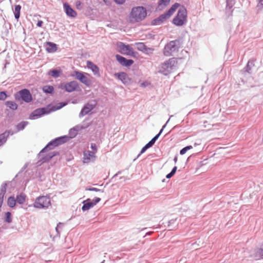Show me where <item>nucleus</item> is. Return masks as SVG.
Listing matches in <instances>:
<instances>
[{"mask_svg":"<svg viewBox=\"0 0 263 263\" xmlns=\"http://www.w3.org/2000/svg\"><path fill=\"white\" fill-rule=\"evenodd\" d=\"M180 46L181 43L180 40L172 41L165 46L163 53L165 56L172 55L173 53L178 51Z\"/></svg>","mask_w":263,"mask_h":263,"instance_id":"nucleus-5","label":"nucleus"},{"mask_svg":"<svg viewBox=\"0 0 263 263\" xmlns=\"http://www.w3.org/2000/svg\"><path fill=\"white\" fill-rule=\"evenodd\" d=\"M73 76L86 86H88L91 84V80L88 78V77H90V74L87 73L75 71Z\"/></svg>","mask_w":263,"mask_h":263,"instance_id":"nucleus-7","label":"nucleus"},{"mask_svg":"<svg viewBox=\"0 0 263 263\" xmlns=\"http://www.w3.org/2000/svg\"><path fill=\"white\" fill-rule=\"evenodd\" d=\"M20 99L26 103H30L32 100V95L29 90L27 89H22L18 92V94L15 95L16 100Z\"/></svg>","mask_w":263,"mask_h":263,"instance_id":"nucleus-8","label":"nucleus"},{"mask_svg":"<svg viewBox=\"0 0 263 263\" xmlns=\"http://www.w3.org/2000/svg\"><path fill=\"white\" fill-rule=\"evenodd\" d=\"M176 65L177 61L175 59L171 58L161 65L159 71L166 76L176 68Z\"/></svg>","mask_w":263,"mask_h":263,"instance_id":"nucleus-3","label":"nucleus"},{"mask_svg":"<svg viewBox=\"0 0 263 263\" xmlns=\"http://www.w3.org/2000/svg\"><path fill=\"white\" fill-rule=\"evenodd\" d=\"M114 77L118 78L124 85H129L131 83V79L128 77L127 74L124 72L115 73Z\"/></svg>","mask_w":263,"mask_h":263,"instance_id":"nucleus-13","label":"nucleus"},{"mask_svg":"<svg viewBox=\"0 0 263 263\" xmlns=\"http://www.w3.org/2000/svg\"><path fill=\"white\" fill-rule=\"evenodd\" d=\"M179 6V4L178 3H175L165 13L168 18L174 13Z\"/></svg>","mask_w":263,"mask_h":263,"instance_id":"nucleus-24","label":"nucleus"},{"mask_svg":"<svg viewBox=\"0 0 263 263\" xmlns=\"http://www.w3.org/2000/svg\"><path fill=\"white\" fill-rule=\"evenodd\" d=\"M101 199L99 197H97L91 200L90 199H87L86 200L83 201V205L82 207V210L84 212L87 211L96 205L98 202H100Z\"/></svg>","mask_w":263,"mask_h":263,"instance_id":"nucleus-11","label":"nucleus"},{"mask_svg":"<svg viewBox=\"0 0 263 263\" xmlns=\"http://www.w3.org/2000/svg\"><path fill=\"white\" fill-rule=\"evenodd\" d=\"M87 66L89 69L91 70L95 76L97 77H100L99 68L96 65L94 64L91 61H88L87 62Z\"/></svg>","mask_w":263,"mask_h":263,"instance_id":"nucleus-17","label":"nucleus"},{"mask_svg":"<svg viewBox=\"0 0 263 263\" xmlns=\"http://www.w3.org/2000/svg\"><path fill=\"white\" fill-rule=\"evenodd\" d=\"M170 118H169V119L167 121L166 123L163 126L162 129L160 130L159 133L157 134L154 138H153L151 141H149L147 143V144L148 145H149V147H151L153 146V145L155 144V143L156 142V140L159 138V137H160V135L161 134V133H162L163 132V129L165 128V127L166 126V125L167 124V123L169 122L170 121Z\"/></svg>","mask_w":263,"mask_h":263,"instance_id":"nucleus-20","label":"nucleus"},{"mask_svg":"<svg viewBox=\"0 0 263 263\" xmlns=\"http://www.w3.org/2000/svg\"><path fill=\"white\" fill-rule=\"evenodd\" d=\"M28 166V163H26L24 166L22 168V170L21 171L23 172L24 171Z\"/></svg>","mask_w":263,"mask_h":263,"instance_id":"nucleus-48","label":"nucleus"},{"mask_svg":"<svg viewBox=\"0 0 263 263\" xmlns=\"http://www.w3.org/2000/svg\"><path fill=\"white\" fill-rule=\"evenodd\" d=\"M6 105L12 110H16L17 108V104L14 101H7Z\"/></svg>","mask_w":263,"mask_h":263,"instance_id":"nucleus-30","label":"nucleus"},{"mask_svg":"<svg viewBox=\"0 0 263 263\" xmlns=\"http://www.w3.org/2000/svg\"><path fill=\"white\" fill-rule=\"evenodd\" d=\"M187 11L186 9L182 6L178 11L177 15L174 18L173 23L177 26L183 25L187 21Z\"/></svg>","mask_w":263,"mask_h":263,"instance_id":"nucleus-4","label":"nucleus"},{"mask_svg":"<svg viewBox=\"0 0 263 263\" xmlns=\"http://www.w3.org/2000/svg\"><path fill=\"white\" fill-rule=\"evenodd\" d=\"M43 91L46 93L52 94L54 92V88L52 86L46 85L43 87Z\"/></svg>","mask_w":263,"mask_h":263,"instance_id":"nucleus-29","label":"nucleus"},{"mask_svg":"<svg viewBox=\"0 0 263 263\" xmlns=\"http://www.w3.org/2000/svg\"><path fill=\"white\" fill-rule=\"evenodd\" d=\"M161 3L159 4L160 5L163 4L164 6H167L170 2V0H160Z\"/></svg>","mask_w":263,"mask_h":263,"instance_id":"nucleus-42","label":"nucleus"},{"mask_svg":"<svg viewBox=\"0 0 263 263\" xmlns=\"http://www.w3.org/2000/svg\"><path fill=\"white\" fill-rule=\"evenodd\" d=\"M262 7H263V0H259V3L257 5V7L259 9H260L262 8Z\"/></svg>","mask_w":263,"mask_h":263,"instance_id":"nucleus-44","label":"nucleus"},{"mask_svg":"<svg viewBox=\"0 0 263 263\" xmlns=\"http://www.w3.org/2000/svg\"><path fill=\"white\" fill-rule=\"evenodd\" d=\"M152 232H147L146 235H150L151 234Z\"/></svg>","mask_w":263,"mask_h":263,"instance_id":"nucleus-51","label":"nucleus"},{"mask_svg":"<svg viewBox=\"0 0 263 263\" xmlns=\"http://www.w3.org/2000/svg\"><path fill=\"white\" fill-rule=\"evenodd\" d=\"M64 87L66 91L71 92L79 87V84L77 82L73 81L65 84Z\"/></svg>","mask_w":263,"mask_h":263,"instance_id":"nucleus-15","label":"nucleus"},{"mask_svg":"<svg viewBox=\"0 0 263 263\" xmlns=\"http://www.w3.org/2000/svg\"><path fill=\"white\" fill-rule=\"evenodd\" d=\"M43 24V22L42 21H39L37 23V27H42V25Z\"/></svg>","mask_w":263,"mask_h":263,"instance_id":"nucleus-47","label":"nucleus"},{"mask_svg":"<svg viewBox=\"0 0 263 263\" xmlns=\"http://www.w3.org/2000/svg\"><path fill=\"white\" fill-rule=\"evenodd\" d=\"M49 73L54 78H58L60 76V71L57 69L50 70Z\"/></svg>","mask_w":263,"mask_h":263,"instance_id":"nucleus-33","label":"nucleus"},{"mask_svg":"<svg viewBox=\"0 0 263 263\" xmlns=\"http://www.w3.org/2000/svg\"><path fill=\"white\" fill-rule=\"evenodd\" d=\"M117 47L118 51L122 54L128 55H132L134 54L133 49L129 45H125L119 42L117 43Z\"/></svg>","mask_w":263,"mask_h":263,"instance_id":"nucleus-9","label":"nucleus"},{"mask_svg":"<svg viewBox=\"0 0 263 263\" xmlns=\"http://www.w3.org/2000/svg\"><path fill=\"white\" fill-rule=\"evenodd\" d=\"M51 205L50 199L47 196L37 198L34 203V206L38 209H46Z\"/></svg>","mask_w":263,"mask_h":263,"instance_id":"nucleus-6","label":"nucleus"},{"mask_svg":"<svg viewBox=\"0 0 263 263\" xmlns=\"http://www.w3.org/2000/svg\"><path fill=\"white\" fill-rule=\"evenodd\" d=\"M78 129L77 127L71 128L69 131V136H64L55 138L52 140L44 148H43L38 155L40 160L36 163L37 166L41 165L42 163L49 161L52 157H53L55 154L54 153H50L45 156H42V154L46 152L49 149H51L54 147L57 146L66 142L69 138H72L76 136L78 134Z\"/></svg>","mask_w":263,"mask_h":263,"instance_id":"nucleus-1","label":"nucleus"},{"mask_svg":"<svg viewBox=\"0 0 263 263\" xmlns=\"http://www.w3.org/2000/svg\"><path fill=\"white\" fill-rule=\"evenodd\" d=\"M192 148H193V147L191 145L187 146L183 148L180 151V155H184V154H185V153L187 152V151L191 149Z\"/></svg>","mask_w":263,"mask_h":263,"instance_id":"nucleus-36","label":"nucleus"},{"mask_svg":"<svg viewBox=\"0 0 263 263\" xmlns=\"http://www.w3.org/2000/svg\"><path fill=\"white\" fill-rule=\"evenodd\" d=\"M115 2L118 5H122L124 3L125 0H114Z\"/></svg>","mask_w":263,"mask_h":263,"instance_id":"nucleus-45","label":"nucleus"},{"mask_svg":"<svg viewBox=\"0 0 263 263\" xmlns=\"http://www.w3.org/2000/svg\"><path fill=\"white\" fill-rule=\"evenodd\" d=\"M6 183L1 185L0 189V208H1L3 203L4 196L6 192Z\"/></svg>","mask_w":263,"mask_h":263,"instance_id":"nucleus-21","label":"nucleus"},{"mask_svg":"<svg viewBox=\"0 0 263 263\" xmlns=\"http://www.w3.org/2000/svg\"><path fill=\"white\" fill-rule=\"evenodd\" d=\"M21 9V6L20 5H15L14 14V17L16 20H18L20 16Z\"/></svg>","mask_w":263,"mask_h":263,"instance_id":"nucleus-27","label":"nucleus"},{"mask_svg":"<svg viewBox=\"0 0 263 263\" xmlns=\"http://www.w3.org/2000/svg\"><path fill=\"white\" fill-rule=\"evenodd\" d=\"M147 14L146 9L142 6L134 7L130 13V19L132 22H139L146 17Z\"/></svg>","mask_w":263,"mask_h":263,"instance_id":"nucleus-2","label":"nucleus"},{"mask_svg":"<svg viewBox=\"0 0 263 263\" xmlns=\"http://www.w3.org/2000/svg\"><path fill=\"white\" fill-rule=\"evenodd\" d=\"M94 108L93 105L87 103L84 105L79 114V117H82L88 114Z\"/></svg>","mask_w":263,"mask_h":263,"instance_id":"nucleus-16","label":"nucleus"},{"mask_svg":"<svg viewBox=\"0 0 263 263\" xmlns=\"http://www.w3.org/2000/svg\"><path fill=\"white\" fill-rule=\"evenodd\" d=\"M86 190L90 191H95V192H103L101 190L96 188V187H87L86 189Z\"/></svg>","mask_w":263,"mask_h":263,"instance_id":"nucleus-40","label":"nucleus"},{"mask_svg":"<svg viewBox=\"0 0 263 263\" xmlns=\"http://www.w3.org/2000/svg\"><path fill=\"white\" fill-rule=\"evenodd\" d=\"M64 8L65 9L66 14L70 17H74L77 15L76 12L72 9L69 5L67 3L64 4Z\"/></svg>","mask_w":263,"mask_h":263,"instance_id":"nucleus-18","label":"nucleus"},{"mask_svg":"<svg viewBox=\"0 0 263 263\" xmlns=\"http://www.w3.org/2000/svg\"><path fill=\"white\" fill-rule=\"evenodd\" d=\"M62 224L61 223H59L57 225L56 228H55V230H56V231L58 233V234H60V232L59 231V229L62 226Z\"/></svg>","mask_w":263,"mask_h":263,"instance_id":"nucleus-46","label":"nucleus"},{"mask_svg":"<svg viewBox=\"0 0 263 263\" xmlns=\"http://www.w3.org/2000/svg\"><path fill=\"white\" fill-rule=\"evenodd\" d=\"M150 148L149 145H148L147 144L144 146L142 147V148L141 149V152H140V154L139 155V156L141 154H143L144 153L148 148Z\"/></svg>","mask_w":263,"mask_h":263,"instance_id":"nucleus-41","label":"nucleus"},{"mask_svg":"<svg viewBox=\"0 0 263 263\" xmlns=\"http://www.w3.org/2000/svg\"><path fill=\"white\" fill-rule=\"evenodd\" d=\"M254 66V61L253 60H250L248 61L247 65L245 68V71L249 73H251V69Z\"/></svg>","mask_w":263,"mask_h":263,"instance_id":"nucleus-26","label":"nucleus"},{"mask_svg":"<svg viewBox=\"0 0 263 263\" xmlns=\"http://www.w3.org/2000/svg\"><path fill=\"white\" fill-rule=\"evenodd\" d=\"M50 110L48 108H40L34 110L30 115L29 118L30 119H37L44 115H47L51 112Z\"/></svg>","mask_w":263,"mask_h":263,"instance_id":"nucleus-10","label":"nucleus"},{"mask_svg":"<svg viewBox=\"0 0 263 263\" xmlns=\"http://www.w3.org/2000/svg\"><path fill=\"white\" fill-rule=\"evenodd\" d=\"M7 98V95L5 91L0 92V100H5Z\"/></svg>","mask_w":263,"mask_h":263,"instance_id":"nucleus-38","label":"nucleus"},{"mask_svg":"<svg viewBox=\"0 0 263 263\" xmlns=\"http://www.w3.org/2000/svg\"><path fill=\"white\" fill-rule=\"evenodd\" d=\"M46 50L48 52H54L57 50V45L52 42H47Z\"/></svg>","mask_w":263,"mask_h":263,"instance_id":"nucleus-23","label":"nucleus"},{"mask_svg":"<svg viewBox=\"0 0 263 263\" xmlns=\"http://www.w3.org/2000/svg\"><path fill=\"white\" fill-rule=\"evenodd\" d=\"M116 57L117 60L122 66L128 67L131 66L134 63V61L133 60L126 59L120 55L117 54Z\"/></svg>","mask_w":263,"mask_h":263,"instance_id":"nucleus-14","label":"nucleus"},{"mask_svg":"<svg viewBox=\"0 0 263 263\" xmlns=\"http://www.w3.org/2000/svg\"><path fill=\"white\" fill-rule=\"evenodd\" d=\"M9 134V132H5V133L0 135V142H2V145L6 142Z\"/></svg>","mask_w":263,"mask_h":263,"instance_id":"nucleus-28","label":"nucleus"},{"mask_svg":"<svg viewBox=\"0 0 263 263\" xmlns=\"http://www.w3.org/2000/svg\"><path fill=\"white\" fill-rule=\"evenodd\" d=\"M227 8L231 9L235 4V0H226Z\"/></svg>","mask_w":263,"mask_h":263,"instance_id":"nucleus-35","label":"nucleus"},{"mask_svg":"<svg viewBox=\"0 0 263 263\" xmlns=\"http://www.w3.org/2000/svg\"><path fill=\"white\" fill-rule=\"evenodd\" d=\"M26 195L24 193H21L20 195L16 196V202L19 204H23L25 202L26 200Z\"/></svg>","mask_w":263,"mask_h":263,"instance_id":"nucleus-25","label":"nucleus"},{"mask_svg":"<svg viewBox=\"0 0 263 263\" xmlns=\"http://www.w3.org/2000/svg\"><path fill=\"white\" fill-rule=\"evenodd\" d=\"M16 200L14 197L11 196L8 199V205L11 207L13 208L16 204Z\"/></svg>","mask_w":263,"mask_h":263,"instance_id":"nucleus-31","label":"nucleus"},{"mask_svg":"<svg viewBox=\"0 0 263 263\" xmlns=\"http://www.w3.org/2000/svg\"><path fill=\"white\" fill-rule=\"evenodd\" d=\"M257 254L259 257L263 258V248L258 250L257 252Z\"/></svg>","mask_w":263,"mask_h":263,"instance_id":"nucleus-43","label":"nucleus"},{"mask_svg":"<svg viewBox=\"0 0 263 263\" xmlns=\"http://www.w3.org/2000/svg\"><path fill=\"white\" fill-rule=\"evenodd\" d=\"M65 105V104H63L62 105H61V106L58 107L57 109H60L61 108H62V107L64 106Z\"/></svg>","mask_w":263,"mask_h":263,"instance_id":"nucleus-50","label":"nucleus"},{"mask_svg":"<svg viewBox=\"0 0 263 263\" xmlns=\"http://www.w3.org/2000/svg\"><path fill=\"white\" fill-rule=\"evenodd\" d=\"M5 221L7 223H10L12 221L11 214L10 212L6 213Z\"/></svg>","mask_w":263,"mask_h":263,"instance_id":"nucleus-34","label":"nucleus"},{"mask_svg":"<svg viewBox=\"0 0 263 263\" xmlns=\"http://www.w3.org/2000/svg\"><path fill=\"white\" fill-rule=\"evenodd\" d=\"M2 145V142H0V146H1Z\"/></svg>","mask_w":263,"mask_h":263,"instance_id":"nucleus-52","label":"nucleus"},{"mask_svg":"<svg viewBox=\"0 0 263 263\" xmlns=\"http://www.w3.org/2000/svg\"><path fill=\"white\" fill-rule=\"evenodd\" d=\"M136 45L137 49L139 51L146 52L149 50H151V49L147 47L143 43H137Z\"/></svg>","mask_w":263,"mask_h":263,"instance_id":"nucleus-22","label":"nucleus"},{"mask_svg":"<svg viewBox=\"0 0 263 263\" xmlns=\"http://www.w3.org/2000/svg\"><path fill=\"white\" fill-rule=\"evenodd\" d=\"M177 168V166H174L172 171L166 175V177L167 178H171L176 173Z\"/></svg>","mask_w":263,"mask_h":263,"instance_id":"nucleus-37","label":"nucleus"},{"mask_svg":"<svg viewBox=\"0 0 263 263\" xmlns=\"http://www.w3.org/2000/svg\"><path fill=\"white\" fill-rule=\"evenodd\" d=\"M168 18V16L164 13L160 15L157 18L152 21V24L154 25H159L164 22L166 19Z\"/></svg>","mask_w":263,"mask_h":263,"instance_id":"nucleus-19","label":"nucleus"},{"mask_svg":"<svg viewBox=\"0 0 263 263\" xmlns=\"http://www.w3.org/2000/svg\"><path fill=\"white\" fill-rule=\"evenodd\" d=\"M90 148L92 150V152H94V153L96 154L98 151L97 146L95 143H91L90 145Z\"/></svg>","mask_w":263,"mask_h":263,"instance_id":"nucleus-39","label":"nucleus"},{"mask_svg":"<svg viewBox=\"0 0 263 263\" xmlns=\"http://www.w3.org/2000/svg\"><path fill=\"white\" fill-rule=\"evenodd\" d=\"M174 162L176 163L177 161V157L176 156L175 157L174 159Z\"/></svg>","mask_w":263,"mask_h":263,"instance_id":"nucleus-49","label":"nucleus"},{"mask_svg":"<svg viewBox=\"0 0 263 263\" xmlns=\"http://www.w3.org/2000/svg\"><path fill=\"white\" fill-rule=\"evenodd\" d=\"M96 154L90 151H85L83 152V162L89 163L94 162L96 160Z\"/></svg>","mask_w":263,"mask_h":263,"instance_id":"nucleus-12","label":"nucleus"},{"mask_svg":"<svg viewBox=\"0 0 263 263\" xmlns=\"http://www.w3.org/2000/svg\"><path fill=\"white\" fill-rule=\"evenodd\" d=\"M28 122L27 121H23L18 123L16 125V128L18 131L23 130L25 127L28 125Z\"/></svg>","mask_w":263,"mask_h":263,"instance_id":"nucleus-32","label":"nucleus"}]
</instances>
